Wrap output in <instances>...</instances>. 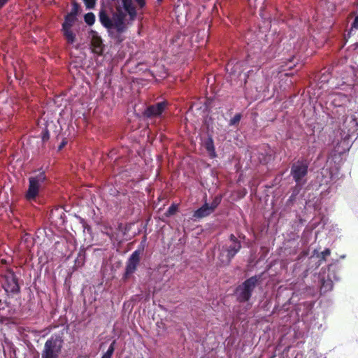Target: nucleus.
<instances>
[{
    "label": "nucleus",
    "instance_id": "nucleus-1",
    "mask_svg": "<svg viewBox=\"0 0 358 358\" xmlns=\"http://www.w3.org/2000/svg\"><path fill=\"white\" fill-rule=\"evenodd\" d=\"M334 88L335 91L329 94L327 103L335 118L344 120L347 129L345 138H352L358 136V119L354 120L358 110L350 117H345L355 108L358 98V65L356 67H347L338 79Z\"/></svg>",
    "mask_w": 358,
    "mask_h": 358
},
{
    "label": "nucleus",
    "instance_id": "nucleus-2",
    "mask_svg": "<svg viewBox=\"0 0 358 358\" xmlns=\"http://www.w3.org/2000/svg\"><path fill=\"white\" fill-rule=\"evenodd\" d=\"M146 5L145 0H121V5L116 8V12L109 16L104 10L99 13L101 24L104 27L108 36L117 42L124 40L122 34L127 29L126 17L129 16L131 22L135 20L138 10L143 9Z\"/></svg>",
    "mask_w": 358,
    "mask_h": 358
},
{
    "label": "nucleus",
    "instance_id": "nucleus-3",
    "mask_svg": "<svg viewBox=\"0 0 358 358\" xmlns=\"http://www.w3.org/2000/svg\"><path fill=\"white\" fill-rule=\"evenodd\" d=\"M64 340L59 334L52 335L45 343L41 352V358H59L63 347Z\"/></svg>",
    "mask_w": 358,
    "mask_h": 358
},
{
    "label": "nucleus",
    "instance_id": "nucleus-4",
    "mask_svg": "<svg viewBox=\"0 0 358 358\" xmlns=\"http://www.w3.org/2000/svg\"><path fill=\"white\" fill-rule=\"evenodd\" d=\"M260 279V275H254L245 280L241 285L237 287L236 294L239 302L245 303L250 300Z\"/></svg>",
    "mask_w": 358,
    "mask_h": 358
},
{
    "label": "nucleus",
    "instance_id": "nucleus-5",
    "mask_svg": "<svg viewBox=\"0 0 358 358\" xmlns=\"http://www.w3.org/2000/svg\"><path fill=\"white\" fill-rule=\"evenodd\" d=\"M309 163L306 159H299L291 166L290 176L293 180L299 185H305L307 182Z\"/></svg>",
    "mask_w": 358,
    "mask_h": 358
},
{
    "label": "nucleus",
    "instance_id": "nucleus-6",
    "mask_svg": "<svg viewBox=\"0 0 358 358\" xmlns=\"http://www.w3.org/2000/svg\"><path fill=\"white\" fill-rule=\"evenodd\" d=\"M241 242L231 243L229 245H224L220 249L218 261L220 266H227L232 259L240 251Z\"/></svg>",
    "mask_w": 358,
    "mask_h": 358
},
{
    "label": "nucleus",
    "instance_id": "nucleus-7",
    "mask_svg": "<svg viewBox=\"0 0 358 358\" xmlns=\"http://www.w3.org/2000/svg\"><path fill=\"white\" fill-rule=\"evenodd\" d=\"M45 180L44 172H40L36 176L29 178V185L26 193V198L29 201L34 200L38 195L41 185Z\"/></svg>",
    "mask_w": 358,
    "mask_h": 358
},
{
    "label": "nucleus",
    "instance_id": "nucleus-8",
    "mask_svg": "<svg viewBox=\"0 0 358 358\" xmlns=\"http://www.w3.org/2000/svg\"><path fill=\"white\" fill-rule=\"evenodd\" d=\"M77 20V17L71 15H66L64 21L62 23V31L67 43L73 45L76 41V33L73 31L72 27Z\"/></svg>",
    "mask_w": 358,
    "mask_h": 358
},
{
    "label": "nucleus",
    "instance_id": "nucleus-9",
    "mask_svg": "<svg viewBox=\"0 0 358 358\" xmlns=\"http://www.w3.org/2000/svg\"><path fill=\"white\" fill-rule=\"evenodd\" d=\"M2 287L7 294H15L20 291V287L15 273L8 271L3 277Z\"/></svg>",
    "mask_w": 358,
    "mask_h": 358
},
{
    "label": "nucleus",
    "instance_id": "nucleus-10",
    "mask_svg": "<svg viewBox=\"0 0 358 358\" xmlns=\"http://www.w3.org/2000/svg\"><path fill=\"white\" fill-rule=\"evenodd\" d=\"M143 250V248H142V250L137 249L134 251L129 256L126 263L125 272L123 275V280L127 279L129 276L134 273L136 270V268L140 262L141 255Z\"/></svg>",
    "mask_w": 358,
    "mask_h": 358
},
{
    "label": "nucleus",
    "instance_id": "nucleus-11",
    "mask_svg": "<svg viewBox=\"0 0 358 358\" xmlns=\"http://www.w3.org/2000/svg\"><path fill=\"white\" fill-rule=\"evenodd\" d=\"M38 124V127L42 129L41 136L43 143L49 140L50 133L56 132V130L58 127L54 121L46 120L45 116L39 120Z\"/></svg>",
    "mask_w": 358,
    "mask_h": 358
},
{
    "label": "nucleus",
    "instance_id": "nucleus-12",
    "mask_svg": "<svg viewBox=\"0 0 358 358\" xmlns=\"http://www.w3.org/2000/svg\"><path fill=\"white\" fill-rule=\"evenodd\" d=\"M255 68V70L254 69H250L249 70L247 73H245L244 75L245 76V83H247L250 79H252V77L253 76V73L255 71V75L258 77V78H260V74H264L263 75V80L262 82L264 81V84L263 85H259V83L257 82V85H255V87L257 89V91L258 92H261L262 90H263L264 89H266L268 87V83L270 82V80L272 78V76L273 75H271V76H269L268 74H264L263 71L262 72H259V69H257V66H253ZM272 74H273V72L272 73Z\"/></svg>",
    "mask_w": 358,
    "mask_h": 358
},
{
    "label": "nucleus",
    "instance_id": "nucleus-13",
    "mask_svg": "<svg viewBox=\"0 0 358 358\" xmlns=\"http://www.w3.org/2000/svg\"><path fill=\"white\" fill-rule=\"evenodd\" d=\"M168 106L167 101H161L150 105L143 112V115L148 118L159 117L166 110Z\"/></svg>",
    "mask_w": 358,
    "mask_h": 358
},
{
    "label": "nucleus",
    "instance_id": "nucleus-14",
    "mask_svg": "<svg viewBox=\"0 0 358 358\" xmlns=\"http://www.w3.org/2000/svg\"><path fill=\"white\" fill-rule=\"evenodd\" d=\"M338 178V171L335 169H329L324 167L319 176H317L318 182L320 185H329L332 180H336Z\"/></svg>",
    "mask_w": 358,
    "mask_h": 358
},
{
    "label": "nucleus",
    "instance_id": "nucleus-15",
    "mask_svg": "<svg viewBox=\"0 0 358 358\" xmlns=\"http://www.w3.org/2000/svg\"><path fill=\"white\" fill-rule=\"evenodd\" d=\"M251 56L248 55L246 60L244 63L248 64H250ZM243 62H235L234 60H231L226 66V70L228 73L230 75L231 79H235L238 76L241 75L243 71H244L243 67Z\"/></svg>",
    "mask_w": 358,
    "mask_h": 358
},
{
    "label": "nucleus",
    "instance_id": "nucleus-16",
    "mask_svg": "<svg viewBox=\"0 0 358 358\" xmlns=\"http://www.w3.org/2000/svg\"><path fill=\"white\" fill-rule=\"evenodd\" d=\"M12 104L13 100L8 97L7 92H0V114H5L8 117L11 115L13 111L15 110Z\"/></svg>",
    "mask_w": 358,
    "mask_h": 358
},
{
    "label": "nucleus",
    "instance_id": "nucleus-17",
    "mask_svg": "<svg viewBox=\"0 0 358 358\" xmlns=\"http://www.w3.org/2000/svg\"><path fill=\"white\" fill-rule=\"evenodd\" d=\"M333 267L332 265L328 268L329 273L327 274V279L322 278L320 279L321 287L320 291L323 293L327 292L332 289L334 281H338V277L335 274L334 272L331 273V269Z\"/></svg>",
    "mask_w": 358,
    "mask_h": 358
},
{
    "label": "nucleus",
    "instance_id": "nucleus-18",
    "mask_svg": "<svg viewBox=\"0 0 358 358\" xmlns=\"http://www.w3.org/2000/svg\"><path fill=\"white\" fill-rule=\"evenodd\" d=\"M291 40L292 41L290 42V45H294L293 50L295 54L306 51L310 43V40L304 37H299L297 41H294V38Z\"/></svg>",
    "mask_w": 358,
    "mask_h": 358
},
{
    "label": "nucleus",
    "instance_id": "nucleus-19",
    "mask_svg": "<svg viewBox=\"0 0 358 358\" xmlns=\"http://www.w3.org/2000/svg\"><path fill=\"white\" fill-rule=\"evenodd\" d=\"M92 33L93 36L91 41L92 51L97 55H101L103 52L102 39L97 35L96 32L92 31Z\"/></svg>",
    "mask_w": 358,
    "mask_h": 358
},
{
    "label": "nucleus",
    "instance_id": "nucleus-20",
    "mask_svg": "<svg viewBox=\"0 0 358 358\" xmlns=\"http://www.w3.org/2000/svg\"><path fill=\"white\" fill-rule=\"evenodd\" d=\"M213 213V212L209 207V203L205 202L201 208H198L194 212L192 217L195 220H201L210 215Z\"/></svg>",
    "mask_w": 358,
    "mask_h": 358
},
{
    "label": "nucleus",
    "instance_id": "nucleus-21",
    "mask_svg": "<svg viewBox=\"0 0 358 358\" xmlns=\"http://www.w3.org/2000/svg\"><path fill=\"white\" fill-rule=\"evenodd\" d=\"M204 148H206L208 154L210 158L217 157L214 142L211 137H208L204 142Z\"/></svg>",
    "mask_w": 358,
    "mask_h": 358
},
{
    "label": "nucleus",
    "instance_id": "nucleus-22",
    "mask_svg": "<svg viewBox=\"0 0 358 358\" xmlns=\"http://www.w3.org/2000/svg\"><path fill=\"white\" fill-rule=\"evenodd\" d=\"M358 37V31H356V34L353 35L350 38H348V33L345 35V45L347 43H350V47L352 48L353 50H355L358 48V42L357 41V38Z\"/></svg>",
    "mask_w": 358,
    "mask_h": 358
},
{
    "label": "nucleus",
    "instance_id": "nucleus-23",
    "mask_svg": "<svg viewBox=\"0 0 358 358\" xmlns=\"http://www.w3.org/2000/svg\"><path fill=\"white\" fill-rule=\"evenodd\" d=\"M315 28L324 29V26L323 25L322 22H319V20L317 18H315V17H313V21L310 22L308 24V29H314Z\"/></svg>",
    "mask_w": 358,
    "mask_h": 358
},
{
    "label": "nucleus",
    "instance_id": "nucleus-24",
    "mask_svg": "<svg viewBox=\"0 0 358 358\" xmlns=\"http://www.w3.org/2000/svg\"><path fill=\"white\" fill-rule=\"evenodd\" d=\"M76 217L81 224L83 231L85 232L87 231L88 233H90L92 229L91 227L87 223V222L83 217L78 215H76Z\"/></svg>",
    "mask_w": 358,
    "mask_h": 358
},
{
    "label": "nucleus",
    "instance_id": "nucleus-25",
    "mask_svg": "<svg viewBox=\"0 0 358 358\" xmlns=\"http://www.w3.org/2000/svg\"><path fill=\"white\" fill-rule=\"evenodd\" d=\"M115 341H113L110 343L107 351L102 355L101 358H112V356L115 351Z\"/></svg>",
    "mask_w": 358,
    "mask_h": 358
},
{
    "label": "nucleus",
    "instance_id": "nucleus-26",
    "mask_svg": "<svg viewBox=\"0 0 358 358\" xmlns=\"http://www.w3.org/2000/svg\"><path fill=\"white\" fill-rule=\"evenodd\" d=\"M84 20L85 23L89 25L92 26L94 24L95 22V15L93 13H87L84 15Z\"/></svg>",
    "mask_w": 358,
    "mask_h": 358
},
{
    "label": "nucleus",
    "instance_id": "nucleus-27",
    "mask_svg": "<svg viewBox=\"0 0 358 358\" xmlns=\"http://www.w3.org/2000/svg\"><path fill=\"white\" fill-rule=\"evenodd\" d=\"M59 215L61 222H64V217H66L65 213L63 212L62 209L57 208L55 210H52L51 212V217L53 218L54 217Z\"/></svg>",
    "mask_w": 358,
    "mask_h": 358
},
{
    "label": "nucleus",
    "instance_id": "nucleus-28",
    "mask_svg": "<svg viewBox=\"0 0 358 358\" xmlns=\"http://www.w3.org/2000/svg\"><path fill=\"white\" fill-rule=\"evenodd\" d=\"M222 200V197L220 196H216L210 204H209V207L213 212L217 208V207L220 205Z\"/></svg>",
    "mask_w": 358,
    "mask_h": 358
},
{
    "label": "nucleus",
    "instance_id": "nucleus-29",
    "mask_svg": "<svg viewBox=\"0 0 358 358\" xmlns=\"http://www.w3.org/2000/svg\"><path fill=\"white\" fill-rule=\"evenodd\" d=\"M79 8L80 6L77 2H73L71 10L67 15H71V16L77 17L79 11Z\"/></svg>",
    "mask_w": 358,
    "mask_h": 358
},
{
    "label": "nucleus",
    "instance_id": "nucleus-30",
    "mask_svg": "<svg viewBox=\"0 0 358 358\" xmlns=\"http://www.w3.org/2000/svg\"><path fill=\"white\" fill-rule=\"evenodd\" d=\"M242 117V115L241 113L236 114L234 117H232L229 121V126H234L239 123Z\"/></svg>",
    "mask_w": 358,
    "mask_h": 358
},
{
    "label": "nucleus",
    "instance_id": "nucleus-31",
    "mask_svg": "<svg viewBox=\"0 0 358 358\" xmlns=\"http://www.w3.org/2000/svg\"><path fill=\"white\" fill-rule=\"evenodd\" d=\"M303 185H299L296 183L295 186L292 188V190L293 196H296L299 194Z\"/></svg>",
    "mask_w": 358,
    "mask_h": 358
},
{
    "label": "nucleus",
    "instance_id": "nucleus-32",
    "mask_svg": "<svg viewBox=\"0 0 358 358\" xmlns=\"http://www.w3.org/2000/svg\"><path fill=\"white\" fill-rule=\"evenodd\" d=\"M87 8L88 9H92L94 8L96 5V0H82Z\"/></svg>",
    "mask_w": 358,
    "mask_h": 358
},
{
    "label": "nucleus",
    "instance_id": "nucleus-33",
    "mask_svg": "<svg viewBox=\"0 0 358 358\" xmlns=\"http://www.w3.org/2000/svg\"><path fill=\"white\" fill-rule=\"evenodd\" d=\"M177 206L174 204H172L171 206H169V208H168L166 213V216H171L173 214L176 213V212L177 211Z\"/></svg>",
    "mask_w": 358,
    "mask_h": 358
},
{
    "label": "nucleus",
    "instance_id": "nucleus-34",
    "mask_svg": "<svg viewBox=\"0 0 358 358\" xmlns=\"http://www.w3.org/2000/svg\"><path fill=\"white\" fill-rule=\"evenodd\" d=\"M331 252H330V250L327 248L325 249L324 251H322L318 256V257L320 258V259L319 260L320 262L321 261H324L325 259V257L327 256H329L330 255Z\"/></svg>",
    "mask_w": 358,
    "mask_h": 358
},
{
    "label": "nucleus",
    "instance_id": "nucleus-35",
    "mask_svg": "<svg viewBox=\"0 0 358 358\" xmlns=\"http://www.w3.org/2000/svg\"><path fill=\"white\" fill-rule=\"evenodd\" d=\"M67 143H68L67 140L66 138H63L62 142L60 143V144L58 146V150H61L67 144Z\"/></svg>",
    "mask_w": 358,
    "mask_h": 358
},
{
    "label": "nucleus",
    "instance_id": "nucleus-36",
    "mask_svg": "<svg viewBox=\"0 0 358 358\" xmlns=\"http://www.w3.org/2000/svg\"><path fill=\"white\" fill-rule=\"evenodd\" d=\"M229 240L231 243L240 242L234 234L230 235Z\"/></svg>",
    "mask_w": 358,
    "mask_h": 358
},
{
    "label": "nucleus",
    "instance_id": "nucleus-37",
    "mask_svg": "<svg viewBox=\"0 0 358 358\" xmlns=\"http://www.w3.org/2000/svg\"><path fill=\"white\" fill-rule=\"evenodd\" d=\"M295 57L294 55L292 56V57L291 58H289L287 59L288 60V62L286 63V66L289 68V69H291L292 68V65H289V64L291 63L292 62V60L294 59V58Z\"/></svg>",
    "mask_w": 358,
    "mask_h": 358
},
{
    "label": "nucleus",
    "instance_id": "nucleus-38",
    "mask_svg": "<svg viewBox=\"0 0 358 358\" xmlns=\"http://www.w3.org/2000/svg\"><path fill=\"white\" fill-rule=\"evenodd\" d=\"M9 262H10V259L9 258H8V259L1 258L0 259V263L2 264H6Z\"/></svg>",
    "mask_w": 358,
    "mask_h": 358
},
{
    "label": "nucleus",
    "instance_id": "nucleus-39",
    "mask_svg": "<svg viewBox=\"0 0 358 358\" xmlns=\"http://www.w3.org/2000/svg\"><path fill=\"white\" fill-rule=\"evenodd\" d=\"M8 0H0V8L3 7L7 3Z\"/></svg>",
    "mask_w": 358,
    "mask_h": 358
},
{
    "label": "nucleus",
    "instance_id": "nucleus-40",
    "mask_svg": "<svg viewBox=\"0 0 358 358\" xmlns=\"http://www.w3.org/2000/svg\"><path fill=\"white\" fill-rule=\"evenodd\" d=\"M257 0H248L250 6H255V3Z\"/></svg>",
    "mask_w": 358,
    "mask_h": 358
},
{
    "label": "nucleus",
    "instance_id": "nucleus-41",
    "mask_svg": "<svg viewBox=\"0 0 358 358\" xmlns=\"http://www.w3.org/2000/svg\"><path fill=\"white\" fill-rule=\"evenodd\" d=\"M310 354L313 355L314 358H319L316 351H315V350H310Z\"/></svg>",
    "mask_w": 358,
    "mask_h": 358
},
{
    "label": "nucleus",
    "instance_id": "nucleus-42",
    "mask_svg": "<svg viewBox=\"0 0 358 358\" xmlns=\"http://www.w3.org/2000/svg\"><path fill=\"white\" fill-rule=\"evenodd\" d=\"M296 199V196H293V194H291L289 199H288V201L289 202H292L294 199Z\"/></svg>",
    "mask_w": 358,
    "mask_h": 358
},
{
    "label": "nucleus",
    "instance_id": "nucleus-43",
    "mask_svg": "<svg viewBox=\"0 0 358 358\" xmlns=\"http://www.w3.org/2000/svg\"><path fill=\"white\" fill-rule=\"evenodd\" d=\"M105 234L110 238L112 239L113 238V234H111L110 232L109 231H106Z\"/></svg>",
    "mask_w": 358,
    "mask_h": 358
},
{
    "label": "nucleus",
    "instance_id": "nucleus-44",
    "mask_svg": "<svg viewBox=\"0 0 358 358\" xmlns=\"http://www.w3.org/2000/svg\"><path fill=\"white\" fill-rule=\"evenodd\" d=\"M321 81L322 82H327L328 81V78H327L326 76H324V75H323L321 78Z\"/></svg>",
    "mask_w": 358,
    "mask_h": 358
},
{
    "label": "nucleus",
    "instance_id": "nucleus-45",
    "mask_svg": "<svg viewBox=\"0 0 358 358\" xmlns=\"http://www.w3.org/2000/svg\"><path fill=\"white\" fill-rule=\"evenodd\" d=\"M332 227H333L334 230H336L338 231V228L337 224H335V225L332 224Z\"/></svg>",
    "mask_w": 358,
    "mask_h": 358
},
{
    "label": "nucleus",
    "instance_id": "nucleus-46",
    "mask_svg": "<svg viewBox=\"0 0 358 358\" xmlns=\"http://www.w3.org/2000/svg\"><path fill=\"white\" fill-rule=\"evenodd\" d=\"M357 120L358 119V112L357 113L356 115H355V117H354V120Z\"/></svg>",
    "mask_w": 358,
    "mask_h": 358
},
{
    "label": "nucleus",
    "instance_id": "nucleus-47",
    "mask_svg": "<svg viewBox=\"0 0 358 358\" xmlns=\"http://www.w3.org/2000/svg\"><path fill=\"white\" fill-rule=\"evenodd\" d=\"M342 259L345 258V255H343L341 257Z\"/></svg>",
    "mask_w": 358,
    "mask_h": 358
},
{
    "label": "nucleus",
    "instance_id": "nucleus-48",
    "mask_svg": "<svg viewBox=\"0 0 358 358\" xmlns=\"http://www.w3.org/2000/svg\"><path fill=\"white\" fill-rule=\"evenodd\" d=\"M1 129V127H0V130Z\"/></svg>",
    "mask_w": 358,
    "mask_h": 358
},
{
    "label": "nucleus",
    "instance_id": "nucleus-49",
    "mask_svg": "<svg viewBox=\"0 0 358 358\" xmlns=\"http://www.w3.org/2000/svg\"><path fill=\"white\" fill-rule=\"evenodd\" d=\"M324 358H325V357H324Z\"/></svg>",
    "mask_w": 358,
    "mask_h": 358
}]
</instances>
